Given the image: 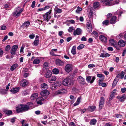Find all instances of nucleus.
<instances>
[{"mask_svg": "<svg viewBox=\"0 0 126 126\" xmlns=\"http://www.w3.org/2000/svg\"><path fill=\"white\" fill-rule=\"evenodd\" d=\"M33 105V103L31 102H29L24 104H20L16 107V110L18 113L28 111L31 109Z\"/></svg>", "mask_w": 126, "mask_h": 126, "instance_id": "1", "label": "nucleus"}, {"mask_svg": "<svg viewBox=\"0 0 126 126\" xmlns=\"http://www.w3.org/2000/svg\"><path fill=\"white\" fill-rule=\"evenodd\" d=\"M15 11L13 13L14 15H15V17L17 18L19 17L21 13L23 11V9L20 7H18L16 8L15 10Z\"/></svg>", "mask_w": 126, "mask_h": 126, "instance_id": "2", "label": "nucleus"}, {"mask_svg": "<svg viewBox=\"0 0 126 126\" xmlns=\"http://www.w3.org/2000/svg\"><path fill=\"white\" fill-rule=\"evenodd\" d=\"M62 84L64 86H70L73 84V81L70 79L66 78L63 81Z\"/></svg>", "mask_w": 126, "mask_h": 126, "instance_id": "3", "label": "nucleus"}, {"mask_svg": "<svg viewBox=\"0 0 126 126\" xmlns=\"http://www.w3.org/2000/svg\"><path fill=\"white\" fill-rule=\"evenodd\" d=\"M51 11V10H50L48 12L46 13L45 15H43L44 20L47 21V22L51 18L50 14Z\"/></svg>", "mask_w": 126, "mask_h": 126, "instance_id": "4", "label": "nucleus"}, {"mask_svg": "<svg viewBox=\"0 0 126 126\" xmlns=\"http://www.w3.org/2000/svg\"><path fill=\"white\" fill-rule=\"evenodd\" d=\"M18 47V46L17 45H14L12 47L11 50V53L12 54L15 55L16 54Z\"/></svg>", "mask_w": 126, "mask_h": 126, "instance_id": "5", "label": "nucleus"}, {"mask_svg": "<svg viewBox=\"0 0 126 126\" xmlns=\"http://www.w3.org/2000/svg\"><path fill=\"white\" fill-rule=\"evenodd\" d=\"M82 32V30L79 28H77L76 30H75L73 32V35L74 36L77 35H79L81 34Z\"/></svg>", "mask_w": 126, "mask_h": 126, "instance_id": "6", "label": "nucleus"}, {"mask_svg": "<svg viewBox=\"0 0 126 126\" xmlns=\"http://www.w3.org/2000/svg\"><path fill=\"white\" fill-rule=\"evenodd\" d=\"M66 92V90L65 89H62L55 92L54 93V94L57 95L59 94H63Z\"/></svg>", "mask_w": 126, "mask_h": 126, "instance_id": "7", "label": "nucleus"}, {"mask_svg": "<svg viewBox=\"0 0 126 126\" xmlns=\"http://www.w3.org/2000/svg\"><path fill=\"white\" fill-rule=\"evenodd\" d=\"M104 99L103 97H101V99L100 100L99 104V109L101 110L102 109V107L103 106L104 102Z\"/></svg>", "mask_w": 126, "mask_h": 126, "instance_id": "8", "label": "nucleus"}, {"mask_svg": "<svg viewBox=\"0 0 126 126\" xmlns=\"http://www.w3.org/2000/svg\"><path fill=\"white\" fill-rule=\"evenodd\" d=\"M111 45L114 47L118 50H119L120 49V47L117 46V42L114 41L113 39H111Z\"/></svg>", "mask_w": 126, "mask_h": 126, "instance_id": "9", "label": "nucleus"}, {"mask_svg": "<svg viewBox=\"0 0 126 126\" xmlns=\"http://www.w3.org/2000/svg\"><path fill=\"white\" fill-rule=\"evenodd\" d=\"M108 19L102 22L103 25L107 26L109 24V19L110 17V13H109L107 15Z\"/></svg>", "mask_w": 126, "mask_h": 126, "instance_id": "10", "label": "nucleus"}, {"mask_svg": "<svg viewBox=\"0 0 126 126\" xmlns=\"http://www.w3.org/2000/svg\"><path fill=\"white\" fill-rule=\"evenodd\" d=\"M44 100L42 97H41L38 98L36 100L37 103L38 105H41L43 104L42 101Z\"/></svg>", "mask_w": 126, "mask_h": 126, "instance_id": "11", "label": "nucleus"}, {"mask_svg": "<svg viewBox=\"0 0 126 126\" xmlns=\"http://www.w3.org/2000/svg\"><path fill=\"white\" fill-rule=\"evenodd\" d=\"M99 39L103 42L106 43L107 41V38L103 35H101L99 36Z\"/></svg>", "mask_w": 126, "mask_h": 126, "instance_id": "12", "label": "nucleus"}, {"mask_svg": "<svg viewBox=\"0 0 126 126\" xmlns=\"http://www.w3.org/2000/svg\"><path fill=\"white\" fill-rule=\"evenodd\" d=\"M104 79H99L98 80L99 85L100 86H101L102 87H106L107 86V84L106 83H103V81Z\"/></svg>", "mask_w": 126, "mask_h": 126, "instance_id": "13", "label": "nucleus"}, {"mask_svg": "<svg viewBox=\"0 0 126 126\" xmlns=\"http://www.w3.org/2000/svg\"><path fill=\"white\" fill-rule=\"evenodd\" d=\"M49 94V92L47 90H45L42 91L40 93L41 95L43 96H48Z\"/></svg>", "mask_w": 126, "mask_h": 126, "instance_id": "14", "label": "nucleus"}, {"mask_svg": "<svg viewBox=\"0 0 126 126\" xmlns=\"http://www.w3.org/2000/svg\"><path fill=\"white\" fill-rule=\"evenodd\" d=\"M72 65L70 64H67L65 66V70L68 72H70L71 70Z\"/></svg>", "mask_w": 126, "mask_h": 126, "instance_id": "15", "label": "nucleus"}, {"mask_svg": "<svg viewBox=\"0 0 126 126\" xmlns=\"http://www.w3.org/2000/svg\"><path fill=\"white\" fill-rule=\"evenodd\" d=\"M117 98L120 101L123 102L126 99V95L125 94H124L122 96H118Z\"/></svg>", "mask_w": 126, "mask_h": 126, "instance_id": "16", "label": "nucleus"}, {"mask_svg": "<svg viewBox=\"0 0 126 126\" xmlns=\"http://www.w3.org/2000/svg\"><path fill=\"white\" fill-rule=\"evenodd\" d=\"M28 84V82L26 79H24L22 80L20 83V85L22 87H24Z\"/></svg>", "mask_w": 126, "mask_h": 126, "instance_id": "17", "label": "nucleus"}, {"mask_svg": "<svg viewBox=\"0 0 126 126\" xmlns=\"http://www.w3.org/2000/svg\"><path fill=\"white\" fill-rule=\"evenodd\" d=\"M19 90V87H17L14 88H13L10 91L12 94H15L17 93Z\"/></svg>", "mask_w": 126, "mask_h": 126, "instance_id": "18", "label": "nucleus"}, {"mask_svg": "<svg viewBox=\"0 0 126 126\" xmlns=\"http://www.w3.org/2000/svg\"><path fill=\"white\" fill-rule=\"evenodd\" d=\"M61 85V83L60 81H56L54 82L52 85L53 86L54 88H56L60 86Z\"/></svg>", "mask_w": 126, "mask_h": 126, "instance_id": "19", "label": "nucleus"}, {"mask_svg": "<svg viewBox=\"0 0 126 126\" xmlns=\"http://www.w3.org/2000/svg\"><path fill=\"white\" fill-rule=\"evenodd\" d=\"M78 80L80 83L82 84H84L85 83V79L81 77H79L78 78Z\"/></svg>", "mask_w": 126, "mask_h": 126, "instance_id": "20", "label": "nucleus"}, {"mask_svg": "<svg viewBox=\"0 0 126 126\" xmlns=\"http://www.w3.org/2000/svg\"><path fill=\"white\" fill-rule=\"evenodd\" d=\"M101 1L105 4L107 6L110 5V0H102Z\"/></svg>", "mask_w": 126, "mask_h": 126, "instance_id": "21", "label": "nucleus"}, {"mask_svg": "<svg viewBox=\"0 0 126 126\" xmlns=\"http://www.w3.org/2000/svg\"><path fill=\"white\" fill-rule=\"evenodd\" d=\"M118 45L121 47H123L125 45V43L124 40H120L118 43Z\"/></svg>", "mask_w": 126, "mask_h": 126, "instance_id": "22", "label": "nucleus"}, {"mask_svg": "<svg viewBox=\"0 0 126 126\" xmlns=\"http://www.w3.org/2000/svg\"><path fill=\"white\" fill-rule=\"evenodd\" d=\"M52 75V73L50 70H48L45 75V76L46 78H49Z\"/></svg>", "mask_w": 126, "mask_h": 126, "instance_id": "23", "label": "nucleus"}, {"mask_svg": "<svg viewBox=\"0 0 126 126\" xmlns=\"http://www.w3.org/2000/svg\"><path fill=\"white\" fill-rule=\"evenodd\" d=\"M56 63L58 65H63V62L60 59H57L56 61Z\"/></svg>", "mask_w": 126, "mask_h": 126, "instance_id": "24", "label": "nucleus"}, {"mask_svg": "<svg viewBox=\"0 0 126 126\" xmlns=\"http://www.w3.org/2000/svg\"><path fill=\"white\" fill-rule=\"evenodd\" d=\"M97 122V120L95 119H92L91 120L89 123L91 125H95Z\"/></svg>", "mask_w": 126, "mask_h": 126, "instance_id": "25", "label": "nucleus"}, {"mask_svg": "<svg viewBox=\"0 0 126 126\" xmlns=\"http://www.w3.org/2000/svg\"><path fill=\"white\" fill-rule=\"evenodd\" d=\"M43 65L44 67L43 69L44 70H47L49 68L48 63H47V62H45Z\"/></svg>", "mask_w": 126, "mask_h": 126, "instance_id": "26", "label": "nucleus"}, {"mask_svg": "<svg viewBox=\"0 0 126 126\" xmlns=\"http://www.w3.org/2000/svg\"><path fill=\"white\" fill-rule=\"evenodd\" d=\"M116 17L115 16H113L111 18V24H113L116 22Z\"/></svg>", "mask_w": 126, "mask_h": 126, "instance_id": "27", "label": "nucleus"}, {"mask_svg": "<svg viewBox=\"0 0 126 126\" xmlns=\"http://www.w3.org/2000/svg\"><path fill=\"white\" fill-rule=\"evenodd\" d=\"M4 112L6 115L8 116L11 115L12 113V111L10 110H5Z\"/></svg>", "mask_w": 126, "mask_h": 126, "instance_id": "28", "label": "nucleus"}, {"mask_svg": "<svg viewBox=\"0 0 126 126\" xmlns=\"http://www.w3.org/2000/svg\"><path fill=\"white\" fill-rule=\"evenodd\" d=\"M93 7H92L91 8V9L90 10V11L88 15V16L89 18H91L92 17V16L93 15Z\"/></svg>", "mask_w": 126, "mask_h": 126, "instance_id": "29", "label": "nucleus"}, {"mask_svg": "<svg viewBox=\"0 0 126 126\" xmlns=\"http://www.w3.org/2000/svg\"><path fill=\"white\" fill-rule=\"evenodd\" d=\"M96 107L94 106H89L88 109V110L91 112H92L94 111Z\"/></svg>", "mask_w": 126, "mask_h": 126, "instance_id": "30", "label": "nucleus"}, {"mask_svg": "<svg viewBox=\"0 0 126 126\" xmlns=\"http://www.w3.org/2000/svg\"><path fill=\"white\" fill-rule=\"evenodd\" d=\"M38 96V94L37 93H34L31 96L30 98L32 100L36 99Z\"/></svg>", "mask_w": 126, "mask_h": 126, "instance_id": "31", "label": "nucleus"}, {"mask_svg": "<svg viewBox=\"0 0 126 126\" xmlns=\"http://www.w3.org/2000/svg\"><path fill=\"white\" fill-rule=\"evenodd\" d=\"M76 46H74L72 47L71 52L72 54L73 55H75L76 54Z\"/></svg>", "mask_w": 126, "mask_h": 126, "instance_id": "32", "label": "nucleus"}, {"mask_svg": "<svg viewBox=\"0 0 126 126\" xmlns=\"http://www.w3.org/2000/svg\"><path fill=\"white\" fill-rule=\"evenodd\" d=\"M48 87L47 84L45 83H43L41 85V88L44 89H47Z\"/></svg>", "mask_w": 126, "mask_h": 126, "instance_id": "33", "label": "nucleus"}, {"mask_svg": "<svg viewBox=\"0 0 126 126\" xmlns=\"http://www.w3.org/2000/svg\"><path fill=\"white\" fill-rule=\"evenodd\" d=\"M100 5L99 2H94L93 4V7L95 9L99 7Z\"/></svg>", "mask_w": 126, "mask_h": 126, "instance_id": "34", "label": "nucleus"}, {"mask_svg": "<svg viewBox=\"0 0 126 126\" xmlns=\"http://www.w3.org/2000/svg\"><path fill=\"white\" fill-rule=\"evenodd\" d=\"M110 56V55L107 53H102L101 54L100 57H109Z\"/></svg>", "mask_w": 126, "mask_h": 126, "instance_id": "35", "label": "nucleus"}, {"mask_svg": "<svg viewBox=\"0 0 126 126\" xmlns=\"http://www.w3.org/2000/svg\"><path fill=\"white\" fill-rule=\"evenodd\" d=\"M119 79H115L113 82L112 87H114L118 81Z\"/></svg>", "mask_w": 126, "mask_h": 126, "instance_id": "36", "label": "nucleus"}, {"mask_svg": "<svg viewBox=\"0 0 126 126\" xmlns=\"http://www.w3.org/2000/svg\"><path fill=\"white\" fill-rule=\"evenodd\" d=\"M7 90L5 89H0V93L1 94H7Z\"/></svg>", "mask_w": 126, "mask_h": 126, "instance_id": "37", "label": "nucleus"}, {"mask_svg": "<svg viewBox=\"0 0 126 126\" xmlns=\"http://www.w3.org/2000/svg\"><path fill=\"white\" fill-rule=\"evenodd\" d=\"M18 66V65L17 64H14L13 65H12L11 68H10V70L11 71H13Z\"/></svg>", "mask_w": 126, "mask_h": 126, "instance_id": "38", "label": "nucleus"}, {"mask_svg": "<svg viewBox=\"0 0 126 126\" xmlns=\"http://www.w3.org/2000/svg\"><path fill=\"white\" fill-rule=\"evenodd\" d=\"M51 79H49L48 80V82L50 83L52 81H55L56 79V77L55 76H51Z\"/></svg>", "mask_w": 126, "mask_h": 126, "instance_id": "39", "label": "nucleus"}, {"mask_svg": "<svg viewBox=\"0 0 126 126\" xmlns=\"http://www.w3.org/2000/svg\"><path fill=\"white\" fill-rule=\"evenodd\" d=\"M55 11L56 12V14L57 13H61L62 12V10L61 9L57 8H55Z\"/></svg>", "mask_w": 126, "mask_h": 126, "instance_id": "40", "label": "nucleus"}, {"mask_svg": "<svg viewBox=\"0 0 126 126\" xmlns=\"http://www.w3.org/2000/svg\"><path fill=\"white\" fill-rule=\"evenodd\" d=\"M40 63V60L39 59L37 58L35 59L33 62V63L34 64H38Z\"/></svg>", "mask_w": 126, "mask_h": 126, "instance_id": "41", "label": "nucleus"}, {"mask_svg": "<svg viewBox=\"0 0 126 126\" xmlns=\"http://www.w3.org/2000/svg\"><path fill=\"white\" fill-rule=\"evenodd\" d=\"M52 72L53 74H57L59 73V71L58 69L55 68L53 70Z\"/></svg>", "mask_w": 126, "mask_h": 126, "instance_id": "42", "label": "nucleus"}, {"mask_svg": "<svg viewBox=\"0 0 126 126\" xmlns=\"http://www.w3.org/2000/svg\"><path fill=\"white\" fill-rule=\"evenodd\" d=\"M82 9L79 6H78L77 8V9L76 11V12L77 13H79L82 10Z\"/></svg>", "mask_w": 126, "mask_h": 126, "instance_id": "43", "label": "nucleus"}, {"mask_svg": "<svg viewBox=\"0 0 126 126\" xmlns=\"http://www.w3.org/2000/svg\"><path fill=\"white\" fill-rule=\"evenodd\" d=\"M119 2L117 0H115L114 1H111V5H113L115 4H118Z\"/></svg>", "mask_w": 126, "mask_h": 126, "instance_id": "44", "label": "nucleus"}, {"mask_svg": "<svg viewBox=\"0 0 126 126\" xmlns=\"http://www.w3.org/2000/svg\"><path fill=\"white\" fill-rule=\"evenodd\" d=\"M30 24V22L29 21H28L24 23L23 24L22 26H24V27H27Z\"/></svg>", "mask_w": 126, "mask_h": 126, "instance_id": "45", "label": "nucleus"}, {"mask_svg": "<svg viewBox=\"0 0 126 126\" xmlns=\"http://www.w3.org/2000/svg\"><path fill=\"white\" fill-rule=\"evenodd\" d=\"M84 45L83 44H80L79 46H78L77 48V49L78 50H80L84 48Z\"/></svg>", "mask_w": 126, "mask_h": 126, "instance_id": "46", "label": "nucleus"}, {"mask_svg": "<svg viewBox=\"0 0 126 126\" xmlns=\"http://www.w3.org/2000/svg\"><path fill=\"white\" fill-rule=\"evenodd\" d=\"M75 29L74 27H69L68 30V32H72L73 31L75 30Z\"/></svg>", "mask_w": 126, "mask_h": 126, "instance_id": "47", "label": "nucleus"}, {"mask_svg": "<svg viewBox=\"0 0 126 126\" xmlns=\"http://www.w3.org/2000/svg\"><path fill=\"white\" fill-rule=\"evenodd\" d=\"M97 76L98 77L102 78V79H104V76L102 74H97Z\"/></svg>", "mask_w": 126, "mask_h": 126, "instance_id": "48", "label": "nucleus"}, {"mask_svg": "<svg viewBox=\"0 0 126 126\" xmlns=\"http://www.w3.org/2000/svg\"><path fill=\"white\" fill-rule=\"evenodd\" d=\"M91 77L89 76H87V78L86 79V80L88 82H89L90 83V81L91 80Z\"/></svg>", "mask_w": 126, "mask_h": 126, "instance_id": "49", "label": "nucleus"}, {"mask_svg": "<svg viewBox=\"0 0 126 126\" xmlns=\"http://www.w3.org/2000/svg\"><path fill=\"white\" fill-rule=\"evenodd\" d=\"M39 41V40H35L33 42L34 45L36 46H37L38 44Z\"/></svg>", "mask_w": 126, "mask_h": 126, "instance_id": "50", "label": "nucleus"}, {"mask_svg": "<svg viewBox=\"0 0 126 126\" xmlns=\"http://www.w3.org/2000/svg\"><path fill=\"white\" fill-rule=\"evenodd\" d=\"M87 30L89 32H92V26H89L87 27Z\"/></svg>", "mask_w": 126, "mask_h": 126, "instance_id": "51", "label": "nucleus"}, {"mask_svg": "<svg viewBox=\"0 0 126 126\" xmlns=\"http://www.w3.org/2000/svg\"><path fill=\"white\" fill-rule=\"evenodd\" d=\"M11 48L10 46L9 45L7 46L5 48V50L6 51H9Z\"/></svg>", "mask_w": 126, "mask_h": 126, "instance_id": "52", "label": "nucleus"}, {"mask_svg": "<svg viewBox=\"0 0 126 126\" xmlns=\"http://www.w3.org/2000/svg\"><path fill=\"white\" fill-rule=\"evenodd\" d=\"M35 36V35L33 33H32L31 34H30L29 35V38L31 39H33L34 37Z\"/></svg>", "mask_w": 126, "mask_h": 126, "instance_id": "53", "label": "nucleus"}, {"mask_svg": "<svg viewBox=\"0 0 126 126\" xmlns=\"http://www.w3.org/2000/svg\"><path fill=\"white\" fill-rule=\"evenodd\" d=\"M125 72L123 71L120 74V78L121 79H123L124 78V76L125 75Z\"/></svg>", "mask_w": 126, "mask_h": 126, "instance_id": "54", "label": "nucleus"}, {"mask_svg": "<svg viewBox=\"0 0 126 126\" xmlns=\"http://www.w3.org/2000/svg\"><path fill=\"white\" fill-rule=\"evenodd\" d=\"M95 67V65L94 64H90L88 65V67L89 68H91Z\"/></svg>", "mask_w": 126, "mask_h": 126, "instance_id": "55", "label": "nucleus"}, {"mask_svg": "<svg viewBox=\"0 0 126 126\" xmlns=\"http://www.w3.org/2000/svg\"><path fill=\"white\" fill-rule=\"evenodd\" d=\"M121 91L123 93H124L126 91V88H123L121 89Z\"/></svg>", "mask_w": 126, "mask_h": 126, "instance_id": "56", "label": "nucleus"}, {"mask_svg": "<svg viewBox=\"0 0 126 126\" xmlns=\"http://www.w3.org/2000/svg\"><path fill=\"white\" fill-rule=\"evenodd\" d=\"M95 79V77L94 76L92 78L91 80L90 81V83H92Z\"/></svg>", "mask_w": 126, "mask_h": 126, "instance_id": "57", "label": "nucleus"}, {"mask_svg": "<svg viewBox=\"0 0 126 126\" xmlns=\"http://www.w3.org/2000/svg\"><path fill=\"white\" fill-rule=\"evenodd\" d=\"M6 29V27L5 26H2L1 28V30H5Z\"/></svg>", "mask_w": 126, "mask_h": 126, "instance_id": "58", "label": "nucleus"}, {"mask_svg": "<svg viewBox=\"0 0 126 126\" xmlns=\"http://www.w3.org/2000/svg\"><path fill=\"white\" fill-rule=\"evenodd\" d=\"M81 40L82 41H86L87 40L86 38L84 36H83L81 38Z\"/></svg>", "mask_w": 126, "mask_h": 126, "instance_id": "59", "label": "nucleus"}, {"mask_svg": "<svg viewBox=\"0 0 126 126\" xmlns=\"http://www.w3.org/2000/svg\"><path fill=\"white\" fill-rule=\"evenodd\" d=\"M35 2L34 1H33L32 2V4L31 5V7L32 8H33L35 6Z\"/></svg>", "mask_w": 126, "mask_h": 126, "instance_id": "60", "label": "nucleus"}, {"mask_svg": "<svg viewBox=\"0 0 126 126\" xmlns=\"http://www.w3.org/2000/svg\"><path fill=\"white\" fill-rule=\"evenodd\" d=\"M115 96V94L111 93V99L113 98Z\"/></svg>", "mask_w": 126, "mask_h": 126, "instance_id": "61", "label": "nucleus"}, {"mask_svg": "<svg viewBox=\"0 0 126 126\" xmlns=\"http://www.w3.org/2000/svg\"><path fill=\"white\" fill-rule=\"evenodd\" d=\"M72 38L71 37H70L67 38L66 39V41L67 42H69L72 40Z\"/></svg>", "mask_w": 126, "mask_h": 126, "instance_id": "62", "label": "nucleus"}, {"mask_svg": "<svg viewBox=\"0 0 126 126\" xmlns=\"http://www.w3.org/2000/svg\"><path fill=\"white\" fill-rule=\"evenodd\" d=\"M24 48V47L23 46H22L21 47L20 49V53H23V49Z\"/></svg>", "mask_w": 126, "mask_h": 126, "instance_id": "63", "label": "nucleus"}, {"mask_svg": "<svg viewBox=\"0 0 126 126\" xmlns=\"http://www.w3.org/2000/svg\"><path fill=\"white\" fill-rule=\"evenodd\" d=\"M126 53V48L124 49L122 53V56H124Z\"/></svg>", "mask_w": 126, "mask_h": 126, "instance_id": "64", "label": "nucleus"}]
</instances>
